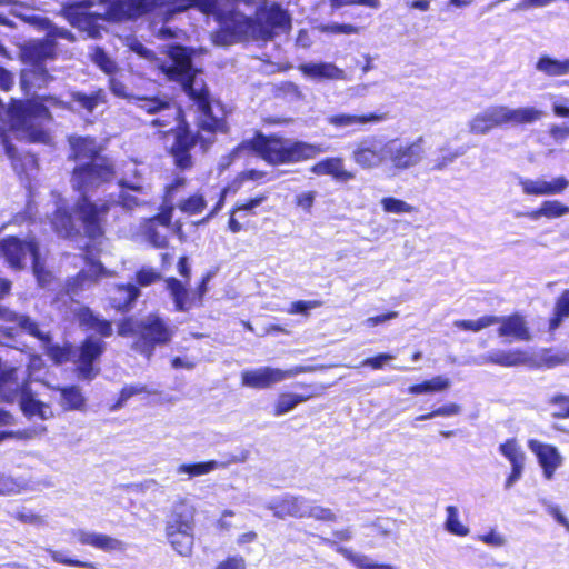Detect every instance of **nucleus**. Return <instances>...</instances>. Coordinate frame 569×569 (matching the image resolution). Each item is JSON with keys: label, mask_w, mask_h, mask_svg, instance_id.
<instances>
[{"label": "nucleus", "mask_w": 569, "mask_h": 569, "mask_svg": "<svg viewBox=\"0 0 569 569\" xmlns=\"http://www.w3.org/2000/svg\"><path fill=\"white\" fill-rule=\"evenodd\" d=\"M312 397V391L306 395L281 393L274 407V415L281 416L293 410L299 403L307 401Z\"/></svg>", "instance_id": "nucleus-35"}, {"label": "nucleus", "mask_w": 569, "mask_h": 569, "mask_svg": "<svg viewBox=\"0 0 569 569\" xmlns=\"http://www.w3.org/2000/svg\"><path fill=\"white\" fill-rule=\"evenodd\" d=\"M52 80L44 66H29L21 71L20 87L26 94H30L33 90L47 88Z\"/></svg>", "instance_id": "nucleus-23"}, {"label": "nucleus", "mask_w": 569, "mask_h": 569, "mask_svg": "<svg viewBox=\"0 0 569 569\" xmlns=\"http://www.w3.org/2000/svg\"><path fill=\"white\" fill-rule=\"evenodd\" d=\"M528 448L536 455L542 468L543 477L547 480L553 479L556 470L563 463V458L559 450L552 445L543 443L536 439L528 441Z\"/></svg>", "instance_id": "nucleus-15"}, {"label": "nucleus", "mask_w": 569, "mask_h": 569, "mask_svg": "<svg viewBox=\"0 0 569 569\" xmlns=\"http://www.w3.org/2000/svg\"><path fill=\"white\" fill-rule=\"evenodd\" d=\"M298 69L306 78L313 81L345 79V71L332 62H306Z\"/></svg>", "instance_id": "nucleus-20"}, {"label": "nucleus", "mask_w": 569, "mask_h": 569, "mask_svg": "<svg viewBox=\"0 0 569 569\" xmlns=\"http://www.w3.org/2000/svg\"><path fill=\"white\" fill-rule=\"evenodd\" d=\"M138 326L139 320H134L132 317H126L118 323V335L121 337H136L138 338Z\"/></svg>", "instance_id": "nucleus-53"}, {"label": "nucleus", "mask_w": 569, "mask_h": 569, "mask_svg": "<svg viewBox=\"0 0 569 569\" xmlns=\"http://www.w3.org/2000/svg\"><path fill=\"white\" fill-rule=\"evenodd\" d=\"M147 392L146 386H124L119 395L118 399L112 406L113 410L120 409L123 405L133 396Z\"/></svg>", "instance_id": "nucleus-47"}, {"label": "nucleus", "mask_w": 569, "mask_h": 569, "mask_svg": "<svg viewBox=\"0 0 569 569\" xmlns=\"http://www.w3.org/2000/svg\"><path fill=\"white\" fill-rule=\"evenodd\" d=\"M244 151L257 153L270 164H283L313 159L322 149L317 144L258 132L252 139L244 140L229 154L221 157L218 163L219 171L227 170Z\"/></svg>", "instance_id": "nucleus-4"}, {"label": "nucleus", "mask_w": 569, "mask_h": 569, "mask_svg": "<svg viewBox=\"0 0 569 569\" xmlns=\"http://www.w3.org/2000/svg\"><path fill=\"white\" fill-rule=\"evenodd\" d=\"M536 69L548 77H560L569 73V59L558 60L542 56L536 63Z\"/></svg>", "instance_id": "nucleus-32"}, {"label": "nucleus", "mask_w": 569, "mask_h": 569, "mask_svg": "<svg viewBox=\"0 0 569 569\" xmlns=\"http://www.w3.org/2000/svg\"><path fill=\"white\" fill-rule=\"evenodd\" d=\"M62 107L63 102L54 96H41L30 99H11L7 108L8 121L13 130L29 132L36 120H51L52 114L48 108Z\"/></svg>", "instance_id": "nucleus-6"}, {"label": "nucleus", "mask_w": 569, "mask_h": 569, "mask_svg": "<svg viewBox=\"0 0 569 569\" xmlns=\"http://www.w3.org/2000/svg\"><path fill=\"white\" fill-rule=\"evenodd\" d=\"M141 107L149 113H154L168 108L169 103L157 98H143Z\"/></svg>", "instance_id": "nucleus-62"}, {"label": "nucleus", "mask_w": 569, "mask_h": 569, "mask_svg": "<svg viewBox=\"0 0 569 569\" xmlns=\"http://www.w3.org/2000/svg\"><path fill=\"white\" fill-rule=\"evenodd\" d=\"M500 453L508 459L510 465L525 463V452L516 439H508L499 446Z\"/></svg>", "instance_id": "nucleus-41"}, {"label": "nucleus", "mask_w": 569, "mask_h": 569, "mask_svg": "<svg viewBox=\"0 0 569 569\" xmlns=\"http://www.w3.org/2000/svg\"><path fill=\"white\" fill-rule=\"evenodd\" d=\"M313 371L311 366H293L289 369L263 366L254 369H247L241 372V383L252 389H268L287 379L305 372Z\"/></svg>", "instance_id": "nucleus-7"}, {"label": "nucleus", "mask_w": 569, "mask_h": 569, "mask_svg": "<svg viewBox=\"0 0 569 569\" xmlns=\"http://www.w3.org/2000/svg\"><path fill=\"white\" fill-rule=\"evenodd\" d=\"M549 403L553 408V417L569 418V396L556 395L550 399Z\"/></svg>", "instance_id": "nucleus-48"}, {"label": "nucleus", "mask_w": 569, "mask_h": 569, "mask_svg": "<svg viewBox=\"0 0 569 569\" xmlns=\"http://www.w3.org/2000/svg\"><path fill=\"white\" fill-rule=\"evenodd\" d=\"M351 158L363 170L381 168L387 164V140L367 136L355 142Z\"/></svg>", "instance_id": "nucleus-12"}, {"label": "nucleus", "mask_w": 569, "mask_h": 569, "mask_svg": "<svg viewBox=\"0 0 569 569\" xmlns=\"http://www.w3.org/2000/svg\"><path fill=\"white\" fill-rule=\"evenodd\" d=\"M386 119L385 114L370 113L367 116L355 114H333L327 118L328 123L336 128H346L355 126H365L368 123H379Z\"/></svg>", "instance_id": "nucleus-30"}, {"label": "nucleus", "mask_w": 569, "mask_h": 569, "mask_svg": "<svg viewBox=\"0 0 569 569\" xmlns=\"http://www.w3.org/2000/svg\"><path fill=\"white\" fill-rule=\"evenodd\" d=\"M200 54L199 50L180 44V90L186 93L190 108L197 113L199 129L208 133L207 137L199 132L193 133L180 108V171L192 166L190 150L199 144L201 152H206L214 142L213 134L226 131L223 113L221 116L214 113L204 72L194 63V59Z\"/></svg>", "instance_id": "nucleus-2"}, {"label": "nucleus", "mask_w": 569, "mask_h": 569, "mask_svg": "<svg viewBox=\"0 0 569 569\" xmlns=\"http://www.w3.org/2000/svg\"><path fill=\"white\" fill-rule=\"evenodd\" d=\"M107 343L87 336L78 346L74 372L80 380L92 381L100 372L99 361L106 352Z\"/></svg>", "instance_id": "nucleus-9"}, {"label": "nucleus", "mask_w": 569, "mask_h": 569, "mask_svg": "<svg viewBox=\"0 0 569 569\" xmlns=\"http://www.w3.org/2000/svg\"><path fill=\"white\" fill-rule=\"evenodd\" d=\"M445 529L451 535L459 537H466L470 531L469 528L459 520V510L455 506H448L446 508Z\"/></svg>", "instance_id": "nucleus-38"}, {"label": "nucleus", "mask_w": 569, "mask_h": 569, "mask_svg": "<svg viewBox=\"0 0 569 569\" xmlns=\"http://www.w3.org/2000/svg\"><path fill=\"white\" fill-rule=\"evenodd\" d=\"M569 317V289L565 290L562 295L558 298L553 316L549 322V329L556 330L565 319Z\"/></svg>", "instance_id": "nucleus-39"}, {"label": "nucleus", "mask_w": 569, "mask_h": 569, "mask_svg": "<svg viewBox=\"0 0 569 569\" xmlns=\"http://www.w3.org/2000/svg\"><path fill=\"white\" fill-rule=\"evenodd\" d=\"M92 61L108 76H112L118 70L116 62L102 48L94 49Z\"/></svg>", "instance_id": "nucleus-45"}, {"label": "nucleus", "mask_w": 569, "mask_h": 569, "mask_svg": "<svg viewBox=\"0 0 569 569\" xmlns=\"http://www.w3.org/2000/svg\"><path fill=\"white\" fill-rule=\"evenodd\" d=\"M19 327L24 330L30 336L39 339V340H46L47 337L43 335V332L40 330L38 323L33 321L28 316H22L19 319Z\"/></svg>", "instance_id": "nucleus-57"}, {"label": "nucleus", "mask_w": 569, "mask_h": 569, "mask_svg": "<svg viewBox=\"0 0 569 569\" xmlns=\"http://www.w3.org/2000/svg\"><path fill=\"white\" fill-rule=\"evenodd\" d=\"M466 151H467V149L465 147H460L452 152H448V153L439 157L438 159L435 160V164H433L432 169L438 170V171L443 170L447 166L455 162V160L457 158L463 156L466 153Z\"/></svg>", "instance_id": "nucleus-55"}, {"label": "nucleus", "mask_w": 569, "mask_h": 569, "mask_svg": "<svg viewBox=\"0 0 569 569\" xmlns=\"http://www.w3.org/2000/svg\"><path fill=\"white\" fill-rule=\"evenodd\" d=\"M206 207V201L202 196L194 194L189 197L187 200L180 202V211L197 214L200 213Z\"/></svg>", "instance_id": "nucleus-49"}, {"label": "nucleus", "mask_w": 569, "mask_h": 569, "mask_svg": "<svg viewBox=\"0 0 569 569\" xmlns=\"http://www.w3.org/2000/svg\"><path fill=\"white\" fill-rule=\"evenodd\" d=\"M74 535L80 545L90 546L104 552L123 551L126 549V545L121 540L106 533L79 530Z\"/></svg>", "instance_id": "nucleus-22"}, {"label": "nucleus", "mask_w": 569, "mask_h": 569, "mask_svg": "<svg viewBox=\"0 0 569 569\" xmlns=\"http://www.w3.org/2000/svg\"><path fill=\"white\" fill-rule=\"evenodd\" d=\"M160 279V273L151 268H141L136 272V280L141 287L150 286Z\"/></svg>", "instance_id": "nucleus-56"}, {"label": "nucleus", "mask_w": 569, "mask_h": 569, "mask_svg": "<svg viewBox=\"0 0 569 569\" xmlns=\"http://www.w3.org/2000/svg\"><path fill=\"white\" fill-rule=\"evenodd\" d=\"M11 386H14L12 388L13 391L20 390V387L17 382V369L16 368H7L2 369L0 367V392H3L6 388L11 389Z\"/></svg>", "instance_id": "nucleus-51"}, {"label": "nucleus", "mask_w": 569, "mask_h": 569, "mask_svg": "<svg viewBox=\"0 0 569 569\" xmlns=\"http://www.w3.org/2000/svg\"><path fill=\"white\" fill-rule=\"evenodd\" d=\"M395 356L391 353H379L376 357L367 358L361 362L362 367H371L372 369H381L385 363L393 360Z\"/></svg>", "instance_id": "nucleus-60"}, {"label": "nucleus", "mask_w": 569, "mask_h": 569, "mask_svg": "<svg viewBox=\"0 0 569 569\" xmlns=\"http://www.w3.org/2000/svg\"><path fill=\"white\" fill-rule=\"evenodd\" d=\"M70 161L77 162L70 172L71 188L79 194L72 211L67 207H58L49 218V223L57 237L76 240L81 236L73 213L77 216L83 236L90 240L104 237L108 216L117 206L112 198L93 201L89 193L103 184L112 182L117 176L116 164L104 153L106 147L92 136H68Z\"/></svg>", "instance_id": "nucleus-1"}, {"label": "nucleus", "mask_w": 569, "mask_h": 569, "mask_svg": "<svg viewBox=\"0 0 569 569\" xmlns=\"http://www.w3.org/2000/svg\"><path fill=\"white\" fill-rule=\"evenodd\" d=\"M216 569H246V561L241 556H231L219 562Z\"/></svg>", "instance_id": "nucleus-61"}, {"label": "nucleus", "mask_w": 569, "mask_h": 569, "mask_svg": "<svg viewBox=\"0 0 569 569\" xmlns=\"http://www.w3.org/2000/svg\"><path fill=\"white\" fill-rule=\"evenodd\" d=\"M71 350L69 347H53L51 350V357L58 365L64 363L70 359Z\"/></svg>", "instance_id": "nucleus-64"}, {"label": "nucleus", "mask_w": 569, "mask_h": 569, "mask_svg": "<svg viewBox=\"0 0 569 569\" xmlns=\"http://www.w3.org/2000/svg\"><path fill=\"white\" fill-rule=\"evenodd\" d=\"M543 505L546 506V511L553 517V519L561 525L567 532H569V520L567 517L561 512L560 508L557 505L550 503L545 501Z\"/></svg>", "instance_id": "nucleus-59"}, {"label": "nucleus", "mask_w": 569, "mask_h": 569, "mask_svg": "<svg viewBox=\"0 0 569 569\" xmlns=\"http://www.w3.org/2000/svg\"><path fill=\"white\" fill-rule=\"evenodd\" d=\"M450 380L442 376L433 377L430 380L423 381L422 383L413 385L408 388V391L412 395H421L428 392L442 391L449 388Z\"/></svg>", "instance_id": "nucleus-36"}, {"label": "nucleus", "mask_w": 569, "mask_h": 569, "mask_svg": "<svg viewBox=\"0 0 569 569\" xmlns=\"http://www.w3.org/2000/svg\"><path fill=\"white\" fill-rule=\"evenodd\" d=\"M380 203L383 211L388 213L402 214L412 213L415 211L413 206L393 197H385L381 199Z\"/></svg>", "instance_id": "nucleus-44"}, {"label": "nucleus", "mask_w": 569, "mask_h": 569, "mask_svg": "<svg viewBox=\"0 0 569 569\" xmlns=\"http://www.w3.org/2000/svg\"><path fill=\"white\" fill-rule=\"evenodd\" d=\"M180 0V12L186 9ZM190 6L207 14H213L221 28L232 34L250 37L253 40L270 41L291 30L290 14L277 2L263 1L254 17L238 10L222 11L217 0H189Z\"/></svg>", "instance_id": "nucleus-3"}, {"label": "nucleus", "mask_w": 569, "mask_h": 569, "mask_svg": "<svg viewBox=\"0 0 569 569\" xmlns=\"http://www.w3.org/2000/svg\"><path fill=\"white\" fill-rule=\"evenodd\" d=\"M224 466L216 460L197 463L180 465V473H187L189 478L209 473L220 467Z\"/></svg>", "instance_id": "nucleus-43"}, {"label": "nucleus", "mask_w": 569, "mask_h": 569, "mask_svg": "<svg viewBox=\"0 0 569 569\" xmlns=\"http://www.w3.org/2000/svg\"><path fill=\"white\" fill-rule=\"evenodd\" d=\"M172 213L173 207L166 206L158 214L141 223V234L153 247L166 248L168 246V238L172 230Z\"/></svg>", "instance_id": "nucleus-13"}, {"label": "nucleus", "mask_w": 569, "mask_h": 569, "mask_svg": "<svg viewBox=\"0 0 569 569\" xmlns=\"http://www.w3.org/2000/svg\"><path fill=\"white\" fill-rule=\"evenodd\" d=\"M306 517H312L317 520L322 521H335L336 515L329 508H325L321 506H312L309 500V507H307Z\"/></svg>", "instance_id": "nucleus-52"}, {"label": "nucleus", "mask_w": 569, "mask_h": 569, "mask_svg": "<svg viewBox=\"0 0 569 569\" xmlns=\"http://www.w3.org/2000/svg\"><path fill=\"white\" fill-rule=\"evenodd\" d=\"M568 213L569 207L561 203L559 200H546L538 209L527 213H521L520 216L528 217L531 220H538L541 217L555 219Z\"/></svg>", "instance_id": "nucleus-31"}, {"label": "nucleus", "mask_w": 569, "mask_h": 569, "mask_svg": "<svg viewBox=\"0 0 569 569\" xmlns=\"http://www.w3.org/2000/svg\"><path fill=\"white\" fill-rule=\"evenodd\" d=\"M172 331L168 323L156 313H150L146 319L139 320L138 338L133 347L142 353L150 355L158 345L170 341Z\"/></svg>", "instance_id": "nucleus-10"}, {"label": "nucleus", "mask_w": 569, "mask_h": 569, "mask_svg": "<svg viewBox=\"0 0 569 569\" xmlns=\"http://www.w3.org/2000/svg\"><path fill=\"white\" fill-rule=\"evenodd\" d=\"M498 336L511 338L517 341H529L531 335L525 318L518 313L499 317Z\"/></svg>", "instance_id": "nucleus-21"}, {"label": "nucleus", "mask_w": 569, "mask_h": 569, "mask_svg": "<svg viewBox=\"0 0 569 569\" xmlns=\"http://www.w3.org/2000/svg\"><path fill=\"white\" fill-rule=\"evenodd\" d=\"M93 0H62L60 13L74 27H82L89 21L87 9Z\"/></svg>", "instance_id": "nucleus-25"}, {"label": "nucleus", "mask_w": 569, "mask_h": 569, "mask_svg": "<svg viewBox=\"0 0 569 569\" xmlns=\"http://www.w3.org/2000/svg\"><path fill=\"white\" fill-rule=\"evenodd\" d=\"M213 276L214 272H207L196 290H189L184 288L180 281V311L201 306L203 296L208 290V283L211 281Z\"/></svg>", "instance_id": "nucleus-28"}, {"label": "nucleus", "mask_w": 569, "mask_h": 569, "mask_svg": "<svg viewBox=\"0 0 569 569\" xmlns=\"http://www.w3.org/2000/svg\"><path fill=\"white\" fill-rule=\"evenodd\" d=\"M518 183L525 194L536 197L560 194L569 187V180L563 176L551 181L518 177Z\"/></svg>", "instance_id": "nucleus-17"}, {"label": "nucleus", "mask_w": 569, "mask_h": 569, "mask_svg": "<svg viewBox=\"0 0 569 569\" xmlns=\"http://www.w3.org/2000/svg\"><path fill=\"white\" fill-rule=\"evenodd\" d=\"M14 84V76L12 72L0 66V89L10 91Z\"/></svg>", "instance_id": "nucleus-63"}, {"label": "nucleus", "mask_w": 569, "mask_h": 569, "mask_svg": "<svg viewBox=\"0 0 569 569\" xmlns=\"http://www.w3.org/2000/svg\"><path fill=\"white\" fill-rule=\"evenodd\" d=\"M498 320V316H482L476 320H456L453 326L461 330L478 332L492 325H497Z\"/></svg>", "instance_id": "nucleus-40"}, {"label": "nucleus", "mask_w": 569, "mask_h": 569, "mask_svg": "<svg viewBox=\"0 0 569 569\" xmlns=\"http://www.w3.org/2000/svg\"><path fill=\"white\" fill-rule=\"evenodd\" d=\"M20 408L27 418L37 416L41 420H47L52 417V412H48V406L36 399L28 381L20 386Z\"/></svg>", "instance_id": "nucleus-24"}, {"label": "nucleus", "mask_w": 569, "mask_h": 569, "mask_svg": "<svg viewBox=\"0 0 569 569\" xmlns=\"http://www.w3.org/2000/svg\"><path fill=\"white\" fill-rule=\"evenodd\" d=\"M194 509L180 501V556H189L193 546L192 521Z\"/></svg>", "instance_id": "nucleus-27"}, {"label": "nucleus", "mask_w": 569, "mask_h": 569, "mask_svg": "<svg viewBox=\"0 0 569 569\" xmlns=\"http://www.w3.org/2000/svg\"><path fill=\"white\" fill-rule=\"evenodd\" d=\"M423 138L413 141L395 138L387 140V163L395 170L416 167L425 157Z\"/></svg>", "instance_id": "nucleus-8"}, {"label": "nucleus", "mask_w": 569, "mask_h": 569, "mask_svg": "<svg viewBox=\"0 0 569 569\" xmlns=\"http://www.w3.org/2000/svg\"><path fill=\"white\" fill-rule=\"evenodd\" d=\"M60 393L61 406L64 411H81L86 407V397L81 388L77 385L57 387Z\"/></svg>", "instance_id": "nucleus-29"}, {"label": "nucleus", "mask_w": 569, "mask_h": 569, "mask_svg": "<svg viewBox=\"0 0 569 569\" xmlns=\"http://www.w3.org/2000/svg\"><path fill=\"white\" fill-rule=\"evenodd\" d=\"M116 290L123 295L121 299H112V307L120 312L128 311L140 296V290L132 283H120L116 286Z\"/></svg>", "instance_id": "nucleus-33"}, {"label": "nucleus", "mask_w": 569, "mask_h": 569, "mask_svg": "<svg viewBox=\"0 0 569 569\" xmlns=\"http://www.w3.org/2000/svg\"><path fill=\"white\" fill-rule=\"evenodd\" d=\"M74 318L79 326L86 331H94L99 338H109L112 336V322L108 319L100 318L88 306L79 307L74 312Z\"/></svg>", "instance_id": "nucleus-19"}, {"label": "nucleus", "mask_w": 569, "mask_h": 569, "mask_svg": "<svg viewBox=\"0 0 569 569\" xmlns=\"http://www.w3.org/2000/svg\"><path fill=\"white\" fill-rule=\"evenodd\" d=\"M0 251L10 267L20 269L23 266L27 251L37 257L38 247L34 241L26 242L18 237L8 236L0 241Z\"/></svg>", "instance_id": "nucleus-16"}, {"label": "nucleus", "mask_w": 569, "mask_h": 569, "mask_svg": "<svg viewBox=\"0 0 569 569\" xmlns=\"http://www.w3.org/2000/svg\"><path fill=\"white\" fill-rule=\"evenodd\" d=\"M53 57V49L47 43L31 44L24 51V60L29 66H44V61Z\"/></svg>", "instance_id": "nucleus-34"}, {"label": "nucleus", "mask_w": 569, "mask_h": 569, "mask_svg": "<svg viewBox=\"0 0 569 569\" xmlns=\"http://www.w3.org/2000/svg\"><path fill=\"white\" fill-rule=\"evenodd\" d=\"M72 100L88 112H92L99 104L106 102V94L103 89H98L91 94L73 92Z\"/></svg>", "instance_id": "nucleus-37"}, {"label": "nucleus", "mask_w": 569, "mask_h": 569, "mask_svg": "<svg viewBox=\"0 0 569 569\" xmlns=\"http://www.w3.org/2000/svg\"><path fill=\"white\" fill-rule=\"evenodd\" d=\"M529 360L530 357L522 349H491L486 353L472 358L467 363L475 366L497 365L501 367H518L527 365Z\"/></svg>", "instance_id": "nucleus-14"}, {"label": "nucleus", "mask_w": 569, "mask_h": 569, "mask_svg": "<svg viewBox=\"0 0 569 569\" xmlns=\"http://www.w3.org/2000/svg\"><path fill=\"white\" fill-rule=\"evenodd\" d=\"M112 21L136 20L176 0H99Z\"/></svg>", "instance_id": "nucleus-11"}, {"label": "nucleus", "mask_w": 569, "mask_h": 569, "mask_svg": "<svg viewBox=\"0 0 569 569\" xmlns=\"http://www.w3.org/2000/svg\"><path fill=\"white\" fill-rule=\"evenodd\" d=\"M307 507H309V499L289 493L274 498L267 503V508L280 519L286 517L303 518L306 517Z\"/></svg>", "instance_id": "nucleus-18"}, {"label": "nucleus", "mask_w": 569, "mask_h": 569, "mask_svg": "<svg viewBox=\"0 0 569 569\" xmlns=\"http://www.w3.org/2000/svg\"><path fill=\"white\" fill-rule=\"evenodd\" d=\"M321 306V302L318 300H311V301H305L299 300L291 303L290 308L288 309L289 313H301L307 315L309 310L318 308Z\"/></svg>", "instance_id": "nucleus-58"}, {"label": "nucleus", "mask_w": 569, "mask_h": 569, "mask_svg": "<svg viewBox=\"0 0 569 569\" xmlns=\"http://www.w3.org/2000/svg\"><path fill=\"white\" fill-rule=\"evenodd\" d=\"M311 172L317 176H331L337 181L347 182L355 179V174L345 169L341 158H327L313 164Z\"/></svg>", "instance_id": "nucleus-26"}, {"label": "nucleus", "mask_w": 569, "mask_h": 569, "mask_svg": "<svg viewBox=\"0 0 569 569\" xmlns=\"http://www.w3.org/2000/svg\"><path fill=\"white\" fill-rule=\"evenodd\" d=\"M542 111L533 107L509 108L503 104L490 106L469 121V131L485 136L492 129L503 126L528 124L538 121Z\"/></svg>", "instance_id": "nucleus-5"}, {"label": "nucleus", "mask_w": 569, "mask_h": 569, "mask_svg": "<svg viewBox=\"0 0 569 569\" xmlns=\"http://www.w3.org/2000/svg\"><path fill=\"white\" fill-rule=\"evenodd\" d=\"M168 56L171 59V64L166 68L161 66V70L171 80H178V43L170 44L168 48Z\"/></svg>", "instance_id": "nucleus-54"}, {"label": "nucleus", "mask_w": 569, "mask_h": 569, "mask_svg": "<svg viewBox=\"0 0 569 569\" xmlns=\"http://www.w3.org/2000/svg\"><path fill=\"white\" fill-rule=\"evenodd\" d=\"M82 279L89 280L91 282H97L99 279L108 276V271L99 260L91 259L88 263L87 271H82Z\"/></svg>", "instance_id": "nucleus-46"}, {"label": "nucleus", "mask_w": 569, "mask_h": 569, "mask_svg": "<svg viewBox=\"0 0 569 569\" xmlns=\"http://www.w3.org/2000/svg\"><path fill=\"white\" fill-rule=\"evenodd\" d=\"M12 518L24 525L40 526L43 523V518L41 515L26 508H21L13 512Z\"/></svg>", "instance_id": "nucleus-50"}, {"label": "nucleus", "mask_w": 569, "mask_h": 569, "mask_svg": "<svg viewBox=\"0 0 569 569\" xmlns=\"http://www.w3.org/2000/svg\"><path fill=\"white\" fill-rule=\"evenodd\" d=\"M48 552H49L51 560L59 565L74 567V568H81V569H99V565L97 562L70 558V557L64 556L59 550H49Z\"/></svg>", "instance_id": "nucleus-42"}]
</instances>
